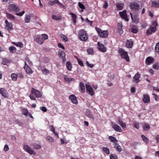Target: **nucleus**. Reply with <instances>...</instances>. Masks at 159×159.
<instances>
[{"label":"nucleus","mask_w":159,"mask_h":159,"mask_svg":"<svg viewBox=\"0 0 159 159\" xmlns=\"http://www.w3.org/2000/svg\"><path fill=\"white\" fill-rule=\"evenodd\" d=\"M114 148H115L118 152H120L122 151V149L121 146L119 145L117 143H116L115 144Z\"/></svg>","instance_id":"33"},{"label":"nucleus","mask_w":159,"mask_h":159,"mask_svg":"<svg viewBox=\"0 0 159 159\" xmlns=\"http://www.w3.org/2000/svg\"><path fill=\"white\" fill-rule=\"evenodd\" d=\"M59 3L58 0H54V1H49L48 2V5L49 6H52L55 4Z\"/></svg>","instance_id":"31"},{"label":"nucleus","mask_w":159,"mask_h":159,"mask_svg":"<svg viewBox=\"0 0 159 159\" xmlns=\"http://www.w3.org/2000/svg\"><path fill=\"white\" fill-rule=\"evenodd\" d=\"M58 56L60 58L62 59L63 63H65L66 60L65 57L66 55L65 53L61 50H60L58 52Z\"/></svg>","instance_id":"11"},{"label":"nucleus","mask_w":159,"mask_h":159,"mask_svg":"<svg viewBox=\"0 0 159 159\" xmlns=\"http://www.w3.org/2000/svg\"><path fill=\"white\" fill-rule=\"evenodd\" d=\"M66 66L67 69L69 70H71L72 66L71 64L68 61L67 62Z\"/></svg>","instance_id":"43"},{"label":"nucleus","mask_w":159,"mask_h":159,"mask_svg":"<svg viewBox=\"0 0 159 159\" xmlns=\"http://www.w3.org/2000/svg\"><path fill=\"white\" fill-rule=\"evenodd\" d=\"M130 9L134 11H137L140 9V5L137 2H133L129 5Z\"/></svg>","instance_id":"6"},{"label":"nucleus","mask_w":159,"mask_h":159,"mask_svg":"<svg viewBox=\"0 0 159 159\" xmlns=\"http://www.w3.org/2000/svg\"><path fill=\"white\" fill-rule=\"evenodd\" d=\"M9 50L11 53H14L16 52V49L14 46H11L9 48Z\"/></svg>","instance_id":"41"},{"label":"nucleus","mask_w":159,"mask_h":159,"mask_svg":"<svg viewBox=\"0 0 159 159\" xmlns=\"http://www.w3.org/2000/svg\"><path fill=\"white\" fill-rule=\"evenodd\" d=\"M153 68L154 69L158 70L159 69V64L156 63L153 65Z\"/></svg>","instance_id":"50"},{"label":"nucleus","mask_w":159,"mask_h":159,"mask_svg":"<svg viewBox=\"0 0 159 159\" xmlns=\"http://www.w3.org/2000/svg\"><path fill=\"white\" fill-rule=\"evenodd\" d=\"M133 45V42L129 41L128 40L127 41L126 43V47L127 48H132Z\"/></svg>","instance_id":"32"},{"label":"nucleus","mask_w":159,"mask_h":159,"mask_svg":"<svg viewBox=\"0 0 159 159\" xmlns=\"http://www.w3.org/2000/svg\"><path fill=\"white\" fill-rule=\"evenodd\" d=\"M0 93L5 98H8L9 94L7 91L4 88H1L0 89Z\"/></svg>","instance_id":"13"},{"label":"nucleus","mask_w":159,"mask_h":159,"mask_svg":"<svg viewBox=\"0 0 159 159\" xmlns=\"http://www.w3.org/2000/svg\"><path fill=\"white\" fill-rule=\"evenodd\" d=\"M140 77V75L139 73H137L134 76V81H135V83H138L140 80H139V79Z\"/></svg>","instance_id":"28"},{"label":"nucleus","mask_w":159,"mask_h":159,"mask_svg":"<svg viewBox=\"0 0 159 159\" xmlns=\"http://www.w3.org/2000/svg\"><path fill=\"white\" fill-rule=\"evenodd\" d=\"M87 52L89 54L93 55L94 53V50L93 48H89L87 49Z\"/></svg>","instance_id":"44"},{"label":"nucleus","mask_w":159,"mask_h":159,"mask_svg":"<svg viewBox=\"0 0 159 159\" xmlns=\"http://www.w3.org/2000/svg\"><path fill=\"white\" fill-rule=\"evenodd\" d=\"M123 25L121 22L118 23L117 24V28L118 33L120 35H121L123 33V31L122 30Z\"/></svg>","instance_id":"18"},{"label":"nucleus","mask_w":159,"mask_h":159,"mask_svg":"<svg viewBox=\"0 0 159 159\" xmlns=\"http://www.w3.org/2000/svg\"><path fill=\"white\" fill-rule=\"evenodd\" d=\"M17 77H18L19 78H20L21 79H23V74L20 73H19L17 74Z\"/></svg>","instance_id":"58"},{"label":"nucleus","mask_w":159,"mask_h":159,"mask_svg":"<svg viewBox=\"0 0 159 159\" xmlns=\"http://www.w3.org/2000/svg\"><path fill=\"white\" fill-rule=\"evenodd\" d=\"M151 5L152 7L159 8V0L153 1L152 2Z\"/></svg>","instance_id":"22"},{"label":"nucleus","mask_w":159,"mask_h":159,"mask_svg":"<svg viewBox=\"0 0 159 159\" xmlns=\"http://www.w3.org/2000/svg\"><path fill=\"white\" fill-rule=\"evenodd\" d=\"M155 50L156 52L159 54V42L156 45Z\"/></svg>","instance_id":"51"},{"label":"nucleus","mask_w":159,"mask_h":159,"mask_svg":"<svg viewBox=\"0 0 159 159\" xmlns=\"http://www.w3.org/2000/svg\"><path fill=\"white\" fill-rule=\"evenodd\" d=\"M111 126L112 128L115 131L119 132H121L122 131V129L121 127L117 124L112 122Z\"/></svg>","instance_id":"14"},{"label":"nucleus","mask_w":159,"mask_h":159,"mask_svg":"<svg viewBox=\"0 0 159 159\" xmlns=\"http://www.w3.org/2000/svg\"><path fill=\"white\" fill-rule=\"evenodd\" d=\"M143 97V101L144 103H148L150 102V97L148 95L144 94Z\"/></svg>","instance_id":"21"},{"label":"nucleus","mask_w":159,"mask_h":159,"mask_svg":"<svg viewBox=\"0 0 159 159\" xmlns=\"http://www.w3.org/2000/svg\"><path fill=\"white\" fill-rule=\"evenodd\" d=\"M130 15L131 17L132 20L134 23H137L139 22V19L137 16L134 15L133 16L131 13H130Z\"/></svg>","instance_id":"26"},{"label":"nucleus","mask_w":159,"mask_h":159,"mask_svg":"<svg viewBox=\"0 0 159 159\" xmlns=\"http://www.w3.org/2000/svg\"><path fill=\"white\" fill-rule=\"evenodd\" d=\"M79 35L81 40L86 41L87 40V34L83 29H81L80 30Z\"/></svg>","instance_id":"5"},{"label":"nucleus","mask_w":159,"mask_h":159,"mask_svg":"<svg viewBox=\"0 0 159 159\" xmlns=\"http://www.w3.org/2000/svg\"><path fill=\"white\" fill-rule=\"evenodd\" d=\"M110 159H117V157L114 155L111 154L110 156Z\"/></svg>","instance_id":"64"},{"label":"nucleus","mask_w":159,"mask_h":159,"mask_svg":"<svg viewBox=\"0 0 159 159\" xmlns=\"http://www.w3.org/2000/svg\"><path fill=\"white\" fill-rule=\"evenodd\" d=\"M86 91L91 96L94 94V92L92 87L90 85L87 84L86 85Z\"/></svg>","instance_id":"10"},{"label":"nucleus","mask_w":159,"mask_h":159,"mask_svg":"<svg viewBox=\"0 0 159 159\" xmlns=\"http://www.w3.org/2000/svg\"><path fill=\"white\" fill-rule=\"evenodd\" d=\"M143 128L145 131H147L150 129V126L148 124L145 123L143 125Z\"/></svg>","instance_id":"30"},{"label":"nucleus","mask_w":159,"mask_h":159,"mask_svg":"<svg viewBox=\"0 0 159 159\" xmlns=\"http://www.w3.org/2000/svg\"><path fill=\"white\" fill-rule=\"evenodd\" d=\"M104 4L103 5V7L105 9H107L108 6V4L107 2L106 1H104Z\"/></svg>","instance_id":"59"},{"label":"nucleus","mask_w":159,"mask_h":159,"mask_svg":"<svg viewBox=\"0 0 159 159\" xmlns=\"http://www.w3.org/2000/svg\"><path fill=\"white\" fill-rule=\"evenodd\" d=\"M98 48L100 51L102 52H105L107 51L106 48L104 45L102 43H100L99 42H98Z\"/></svg>","instance_id":"12"},{"label":"nucleus","mask_w":159,"mask_h":159,"mask_svg":"<svg viewBox=\"0 0 159 159\" xmlns=\"http://www.w3.org/2000/svg\"><path fill=\"white\" fill-rule=\"evenodd\" d=\"M5 23L6 25L5 28L7 30L10 31L13 30V25L12 23L9 22L7 20H5Z\"/></svg>","instance_id":"15"},{"label":"nucleus","mask_w":159,"mask_h":159,"mask_svg":"<svg viewBox=\"0 0 159 159\" xmlns=\"http://www.w3.org/2000/svg\"><path fill=\"white\" fill-rule=\"evenodd\" d=\"M34 94L37 98H40L42 96V94L40 91L34 88H32L31 89V93L29 97L31 100H35L36 98L34 96Z\"/></svg>","instance_id":"1"},{"label":"nucleus","mask_w":159,"mask_h":159,"mask_svg":"<svg viewBox=\"0 0 159 159\" xmlns=\"http://www.w3.org/2000/svg\"><path fill=\"white\" fill-rule=\"evenodd\" d=\"M11 77L12 80L14 81H16L17 79V75L15 73H12L11 75Z\"/></svg>","instance_id":"42"},{"label":"nucleus","mask_w":159,"mask_h":159,"mask_svg":"<svg viewBox=\"0 0 159 159\" xmlns=\"http://www.w3.org/2000/svg\"><path fill=\"white\" fill-rule=\"evenodd\" d=\"M78 5L79 7L81 8L82 9H84L85 7L84 6L81 2H79L78 3Z\"/></svg>","instance_id":"57"},{"label":"nucleus","mask_w":159,"mask_h":159,"mask_svg":"<svg viewBox=\"0 0 159 159\" xmlns=\"http://www.w3.org/2000/svg\"><path fill=\"white\" fill-rule=\"evenodd\" d=\"M120 15L123 19H125L126 21H129L125 10L120 12Z\"/></svg>","instance_id":"19"},{"label":"nucleus","mask_w":159,"mask_h":159,"mask_svg":"<svg viewBox=\"0 0 159 159\" xmlns=\"http://www.w3.org/2000/svg\"><path fill=\"white\" fill-rule=\"evenodd\" d=\"M25 13V11H22L21 12L18 13H16V15L17 16H23V15Z\"/></svg>","instance_id":"60"},{"label":"nucleus","mask_w":159,"mask_h":159,"mask_svg":"<svg viewBox=\"0 0 159 159\" xmlns=\"http://www.w3.org/2000/svg\"><path fill=\"white\" fill-rule=\"evenodd\" d=\"M131 32L133 33H137L138 31V30L136 28H132L131 29Z\"/></svg>","instance_id":"56"},{"label":"nucleus","mask_w":159,"mask_h":159,"mask_svg":"<svg viewBox=\"0 0 159 159\" xmlns=\"http://www.w3.org/2000/svg\"><path fill=\"white\" fill-rule=\"evenodd\" d=\"M102 150L103 152L107 154H108L110 153L109 150L107 148L103 147L102 148Z\"/></svg>","instance_id":"46"},{"label":"nucleus","mask_w":159,"mask_h":159,"mask_svg":"<svg viewBox=\"0 0 159 159\" xmlns=\"http://www.w3.org/2000/svg\"><path fill=\"white\" fill-rule=\"evenodd\" d=\"M152 26L146 31V34L148 35L152 33L155 32L156 30V26L158 25V24L156 21H153L152 23Z\"/></svg>","instance_id":"4"},{"label":"nucleus","mask_w":159,"mask_h":159,"mask_svg":"<svg viewBox=\"0 0 159 159\" xmlns=\"http://www.w3.org/2000/svg\"><path fill=\"white\" fill-rule=\"evenodd\" d=\"M85 113L87 116L89 118H91L94 120V117L92 114L91 111L89 109L86 110Z\"/></svg>","instance_id":"23"},{"label":"nucleus","mask_w":159,"mask_h":159,"mask_svg":"<svg viewBox=\"0 0 159 159\" xmlns=\"http://www.w3.org/2000/svg\"><path fill=\"white\" fill-rule=\"evenodd\" d=\"M32 146L33 147L34 149L37 150L40 149L41 148V145L35 143H33L32 144Z\"/></svg>","instance_id":"36"},{"label":"nucleus","mask_w":159,"mask_h":159,"mask_svg":"<svg viewBox=\"0 0 159 159\" xmlns=\"http://www.w3.org/2000/svg\"><path fill=\"white\" fill-rule=\"evenodd\" d=\"M57 45L58 47L59 48H62L63 50H65V48L64 47L61 43H59Z\"/></svg>","instance_id":"61"},{"label":"nucleus","mask_w":159,"mask_h":159,"mask_svg":"<svg viewBox=\"0 0 159 159\" xmlns=\"http://www.w3.org/2000/svg\"><path fill=\"white\" fill-rule=\"evenodd\" d=\"M95 29L98 33L99 36L102 38H106L107 37L108 33L107 30H102L101 29L98 27H96Z\"/></svg>","instance_id":"2"},{"label":"nucleus","mask_w":159,"mask_h":159,"mask_svg":"<svg viewBox=\"0 0 159 159\" xmlns=\"http://www.w3.org/2000/svg\"><path fill=\"white\" fill-rule=\"evenodd\" d=\"M79 86L81 90V92L82 93H84L85 91V88L83 82H80Z\"/></svg>","instance_id":"25"},{"label":"nucleus","mask_w":159,"mask_h":159,"mask_svg":"<svg viewBox=\"0 0 159 159\" xmlns=\"http://www.w3.org/2000/svg\"><path fill=\"white\" fill-rule=\"evenodd\" d=\"M22 113L23 115L27 116L29 114V111L27 109L23 108L22 110Z\"/></svg>","instance_id":"45"},{"label":"nucleus","mask_w":159,"mask_h":159,"mask_svg":"<svg viewBox=\"0 0 159 159\" xmlns=\"http://www.w3.org/2000/svg\"><path fill=\"white\" fill-rule=\"evenodd\" d=\"M154 59L152 57H147L146 60L145 62L147 65H150L154 61Z\"/></svg>","instance_id":"20"},{"label":"nucleus","mask_w":159,"mask_h":159,"mask_svg":"<svg viewBox=\"0 0 159 159\" xmlns=\"http://www.w3.org/2000/svg\"><path fill=\"white\" fill-rule=\"evenodd\" d=\"M43 73L45 75H48L49 73V71L45 68L42 70Z\"/></svg>","instance_id":"48"},{"label":"nucleus","mask_w":159,"mask_h":159,"mask_svg":"<svg viewBox=\"0 0 159 159\" xmlns=\"http://www.w3.org/2000/svg\"><path fill=\"white\" fill-rule=\"evenodd\" d=\"M23 148L25 151L27 152L30 155H35L36 154L35 152L31 149L29 146L27 145H24L23 147Z\"/></svg>","instance_id":"9"},{"label":"nucleus","mask_w":159,"mask_h":159,"mask_svg":"<svg viewBox=\"0 0 159 159\" xmlns=\"http://www.w3.org/2000/svg\"><path fill=\"white\" fill-rule=\"evenodd\" d=\"M77 60L78 61V63L81 66L83 67L84 66L83 62L82 61H81L80 59L78 58H77Z\"/></svg>","instance_id":"52"},{"label":"nucleus","mask_w":159,"mask_h":159,"mask_svg":"<svg viewBox=\"0 0 159 159\" xmlns=\"http://www.w3.org/2000/svg\"><path fill=\"white\" fill-rule=\"evenodd\" d=\"M9 148L7 145L6 144L4 147V150L5 151H7L9 150Z\"/></svg>","instance_id":"62"},{"label":"nucleus","mask_w":159,"mask_h":159,"mask_svg":"<svg viewBox=\"0 0 159 159\" xmlns=\"http://www.w3.org/2000/svg\"><path fill=\"white\" fill-rule=\"evenodd\" d=\"M8 9L10 11H12L14 12H18L20 11V9L18 6L15 4H11L8 6Z\"/></svg>","instance_id":"7"},{"label":"nucleus","mask_w":159,"mask_h":159,"mask_svg":"<svg viewBox=\"0 0 159 159\" xmlns=\"http://www.w3.org/2000/svg\"><path fill=\"white\" fill-rule=\"evenodd\" d=\"M134 127L136 128L137 129H138L139 127V123H134Z\"/></svg>","instance_id":"63"},{"label":"nucleus","mask_w":159,"mask_h":159,"mask_svg":"<svg viewBox=\"0 0 159 159\" xmlns=\"http://www.w3.org/2000/svg\"><path fill=\"white\" fill-rule=\"evenodd\" d=\"M12 43L15 45L17 47H21L23 46V44L21 42H18L17 43H16L14 42H12Z\"/></svg>","instance_id":"40"},{"label":"nucleus","mask_w":159,"mask_h":159,"mask_svg":"<svg viewBox=\"0 0 159 159\" xmlns=\"http://www.w3.org/2000/svg\"><path fill=\"white\" fill-rule=\"evenodd\" d=\"M108 138L109 139H110L111 141L114 143L115 144L117 142V140L113 136H109Z\"/></svg>","instance_id":"35"},{"label":"nucleus","mask_w":159,"mask_h":159,"mask_svg":"<svg viewBox=\"0 0 159 159\" xmlns=\"http://www.w3.org/2000/svg\"><path fill=\"white\" fill-rule=\"evenodd\" d=\"M141 137L143 139V141L146 144H148L149 142V139L147 137L145 136L143 134H142Z\"/></svg>","instance_id":"37"},{"label":"nucleus","mask_w":159,"mask_h":159,"mask_svg":"<svg viewBox=\"0 0 159 159\" xmlns=\"http://www.w3.org/2000/svg\"><path fill=\"white\" fill-rule=\"evenodd\" d=\"M25 63L26 62V64H27L28 63L29 65L31 66L32 65V63L31 62L29 59V58L28 57H26L25 59Z\"/></svg>","instance_id":"49"},{"label":"nucleus","mask_w":159,"mask_h":159,"mask_svg":"<svg viewBox=\"0 0 159 159\" xmlns=\"http://www.w3.org/2000/svg\"><path fill=\"white\" fill-rule=\"evenodd\" d=\"M31 17L30 15L26 14L25 16V20L26 23H29Z\"/></svg>","instance_id":"39"},{"label":"nucleus","mask_w":159,"mask_h":159,"mask_svg":"<svg viewBox=\"0 0 159 159\" xmlns=\"http://www.w3.org/2000/svg\"><path fill=\"white\" fill-rule=\"evenodd\" d=\"M52 17L53 19L57 20H59L61 19V17L60 16H56L55 15H52Z\"/></svg>","instance_id":"38"},{"label":"nucleus","mask_w":159,"mask_h":159,"mask_svg":"<svg viewBox=\"0 0 159 159\" xmlns=\"http://www.w3.org/2000/svg\"><path fill=\"white\" fill-rule=\"evenodd\" d=\"M69 14L71 16L73 22L75 24L77 22V16L76 14H75L73 13H70Z\"/></svg>","instance_id":"24"},{"label":"nucleus","mask_w":159,"mask_h":159,"mask_svg":"<svg viewBox=\"0 0 159 159\" xmlns=\"http://www.w3.org/2000/svg\"><path fill=\"white\" fill-rule=\"evenodd\" d=\"M47 139L50 142H52L53 141V138L50 136H48L47 137Z\"/></svg>","instance_id":"55"},{"label":"nucleus","mask_w":159,"mask_h":159,"mask_svg":"<svg viewBox=\"0 0 159 159\" xmlns=\"http://www.w3.org/2000/svg\"><path fill=\"white\" fill-rule=\"evenodd\" d=\"M7 17V18L9 19L10 20L15 21V17L11 15V14L6 12V13Z\"/></svg>","instance_id":"29"},{"label":"nucleus","mask_w":159,"mask_h":159,"mask_svg":"<svg viewBox=\"0 0 159 159\" xmlns=\"http://www.w3.org/2000/svg\"><path fill=\"white\" fill-rule=\"evenodd\" d=\"M69 98L73 103L75 104H78V101L75 95L74 94L71 95L69 96Z\"/></svg>","instance_id":"17"},{"label":"nucleus","mask_w":159,"mask_h":159,"mask_svg":"<svg viewBox=\"0 0 159 159\" xmlns=\"http://www.w3.org/2000/svg\"><path fill=\"white\" fill-rule=\"evenodd\" d=\"M34 41L39 44H42L44 42V40L42 39L39 35H36L34 37Z\"/></svg>","instance_id":"8"},{"label":"nucleus","mask_w":159,"mask_h":159,"mask_svg":"<svg viewBox=\"0 0 159 159\" xmlns=\"http://www.w3.org/2000/svg\"><path fill=\"white\" fill-rule=\"evenodd\" d=\"M64 80L67 82L69 83L70 82H73L75 81V79L72 78H69L66 75L64 76Z\"/></svg>","instance_id":"27"},{"label":"nucleus","mask_w":159,"mask_h":159,"mask_svg":"<svg viewBox=\"0 0 159 159\" xmlns=\"http://www.w3.org/2000/svg\"><path fill=\"white\" fill-rule=\"evenodd\" d=\"M117 8L119 10H121L123 8V6L121 4H118L116 5Z\"/></svg>","instance_id":"54"},{"label":"nucleus","mask_w":159,"mask_h":159,"mask_svg":"<svg viewBox=\"0 0 159 159\" xmlns=\"http://www.w3.org/2000/svg\"><path fill=\"white\" fill-rule=\"evenodd\" d=\"M42 38L44 40H46L48 39V35L46 34H43L41 35Z\"/></svg>","instance_id":"53"},{"label":"nucleus","mask_w":159,"mask_h":159,"mask_svg":"<svg viewBox=\"0 0 159 159\" xmlns=\"http://www.w3.org/2000/svg\"><path fill=\"white\" fill-rule=\"evenodd\" d=\"M61 37L62 39V40L65 42L68 41V39L66 35L61 34L60 36Z\"/></svg>","instance_id":"47"},{"label":"nucleus","mask_w":159,"mask_h":159,"mask_svg":"<svg viewBox=\"0 0 159 159\" xmlns=\"http://www.w3.org/2000/svg\"><path fill=\"white\" fill-rule=\"evenodd\" d=\"M24 68L26 71V72L28 74H31L33 73V71L31 69L30 67L27 64H26V62L25 63V65L24 67Z\"/></svg>","instance_id":"16"},{"label":"nucleus","mask_w":159,"mask_h":159,"mask_svg":"<svg viewBox=\"0 0 159 159\" xmlns=\"http://www.w3.org/2000/svg\"><path fill=\"white\" fill-rule=\"evenodd\" d=\"M119 53L122 58L125 59L127 62L129 61V57L127 52H125L123 49L120 48L119 49Z\"/></svg>","instance_id":"3"},{"label":"nucleus","mask_w":159,"mask_h":159,"mask_svg":"<svg viewBox=\"0 0 159 159\" xmlns=\"http://www.w3.org/2000/svg\"><path fill=\"white\" fill-rule=\"evenodd\" d=\"M11 61L10 60L7 58H4L2 60V63L3 65H6L7 63H9Z\"/></svg>","instance_id":"34"}]
</instances>
